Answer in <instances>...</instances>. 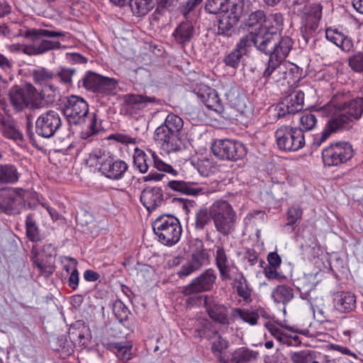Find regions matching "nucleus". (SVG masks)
I'll use <instances>...</instances> for the list:
<instances>
[{
    "label": "nucleus",
    "mask_w": 363,
    "mask_h": 363,
    "mask_svg": "<svg viewBox=\"0 0 363 363\" xmlns=\"http://www.w3.org/2000/svg\"><path fill=\"white\" fill-rule=\"evenodd\" d=\"M305 94L301 90H294L283 99L291 113H296L303 108Z\"/></svg>",
    "instance_id": "38"
},
{
    "label": "nucleus",
    "mask_w": 363,
    "mask_h": 363,
    "mask_svg": "<svg viewBox=\"0 0 363 363\" xmlns=\"http://www.w3.org/2000/svg\"><path fill=\"white\" fill-rule=\"evenodd\" d=\"M194 29L191 22L186 21L181 23L175 29L173 35L179 43L189 42L194 35Z\"/></svg>",
    "instance_id": "40"
},
{
    "label": "nucleus",
    "mask_w": 363,
    "mask_h": 363,
    "mask_svg": "<svg viewBox=\"0 0 363 363\" xmlns=\"http://www.w3.org/2000/svg\"><path fill=\"white\" fill-rule=\"evenodd\" d=\"M129 6L135 16H142L153 9L155 2L153 0H130Z\"/></svg>",
    "instance_id": "46"
},
{
    "label": "nucleus",
    "mask_w": 363,
    "mask_h": 363,
    "mask_svg": "<svg viewBox=\"0 0 363 363\" xmlns=\"http://www.w3.org/2000/svg\"><path fill=\"white\" fill-rule=\"evenodd\" d=\"M133 345L130 342H111L106 344V349L113 352L122 362L127 363L133 358Z\"/></svg>",
    "instance_id": "30"
},
{
    "label": "nucleus",
    "mask_w": 363,
    "mask_h": 363,
    "mask_svg": "<svg viewBox=\"0 0 363 363\" xmlns=\"http://www.w3.org/2000/svg\"><path fill=\"white\" fill-rule=\"evenodd\" d=\"M204 308L208 317L216 323L228 326L233 322L232 311L230 307L214 300H209L207 296L204 298Z\"/></svg>",
    "instance_id": "18"
},
{
    "label": "nucleus",
    "mask_w": 363,
    "mask_h": 363,
    "mask_svg": "<svg viewBox=\"0 0 363 363\" xmlns=\"http://www.w3.org/2000/svg\"><path fill=\"white\" fill-rule=\"evenodd\" d=\"M109 140H114L123 145H135L137 143L136 138L132 137L129 134L125 133H115L109 135L107 137Z\"/></svg>",
    "instance_id": "60"
},
{
    "label": "nucleus",
    "mask_w": 363,
    "mask_h": 363,
    "mask_svg": "<svg viewBox=\"0 0 363 363\" xmlns=\"http://www.w3.org/2000/svg\"><path fill=\"white\" fill-rule=\"evenodd\" d=\"M342 96H335L326 104L315 108L314 111L323 117L335 120L342 130L347 129L354 119H359L363 112V98L348 101H342Z\"/></svg>",
    "instance_id": "1"
},
{
    "label": "nucleus",
    "mask_w": 363,
    "mask_h": 363,
    "mask_svg": "<svg viewBox=\"0 0 363 363\" xmlns=\"http://www.w3.org/2000/svg\"><path fill=\"white\" fill-rule=\"evenodd\" d=\"M257 353L245 347H240L230 353L227 357H220L222 363H249L256 359Z\"/></svg>",
    "instance_id": "33"
},
{
    "label": "nucleus",
    "mask_w": 363,
    "mask_h": 363,
    "mask_svg": "<svg viewBox=\"0 0 363 363\" xmlns=\"http://www.w3.org/2000/svg\"><path fill=\"white\" fill-rule=\"evenodd\" d=\"M303 211L299 206H293L289 208L286 214L287 225H294L300 223Z\"/></svg>",
    "instance_id": "58"
},
{
    "label": "nucleus",
    "mask_w": 363,
    "mask_h": 363,
    "mask_svg": "<svg viewBox=\"0 0 363 363\" xmlns=\"http://www.w3.org/2000/svg\"><path fill=\"white\" fill-rule=\"evenodd\" d=\"M323 9L320 2H310L303 6L301 11V33L306 40L315 35L322 18Z\"/></svg>",
    "instance_id": "11"
},
{
    "label": "nucleus",
    "mask_w": 363,
    "mask_h": 363,
    "mask_svg": "<svg viewBox=\"0 0 363 363\" xmlns=\"http://www.w3.org/2000/svg\"><path fill=\"white\" fill-rule=\"evenodd\" d=\"M211 215L216 230L228 235L235 229L237 214L232 205L225 200H216L211 204Z\"/></svg>",
    "instance_id": "5"
},
{
    "label": "nucleus",
    "mask_w": 363,
    "mask_h": 363,
    "mask_svg": "<svg viewBox=\"0 0 363 363\" xmlns=\"http://www.w3.org/2000/svg\"><path fill=\"white\" fill-rule=\"evenodd\" d=\"M62 121L58 112L50 110L42 113L36 120V133L46 138L53 136L60 128Z\"/></svg>",
    "instance_id": "15"
},
{
    "label": "nucleus",
    "mask_w": 363,
    "mask_h": 363,
    "mask_svg": "<svg viewBox=\"0 0 363 363\" xmlns=\"http://www.w3.org/2000/svg\"><path fill=\"white\" fill-rule=\"evenodd\" d=\"M197 97L208 108L217 113L223 111V105L217 91L205 84H199L196 89Z\"/></svg>",
    "instance_id": "23"
},
{
    "label": "nucleus",
    "mask_w": 363,
    "mask_h": 363,
    "mask_svg": "<svg viewBox=\"0 0 363 363\" xmlns=\"http://www.w3.org/2000/svg\"><path fill=\"white\" fill-rule=\"evenodd\" d=\"M353 156V149L349 143L340 142L330 144L322 151L325 166H338L350 160Z\"/></svg>",
    "instance_id": "13"
},
{
    "label": "nucleus",
    "mask_w": 363,
    "mask_h": 363,
    "mask_svg": "<svg viewBox=\"0 0 363 363\" xmlns=\"http://www.w3.org/2000/svg\"><path fill=\"white\" fill-rule=\"evenodd\" d=\"M213 220L211 215V205L209 208H203L199 209L195 215V228L196 230H203L211 220Z\"/></svg>",
    "instance_id": "48"
},
{
    "label": "nucleus",
    "mask_w": 363,
    "mask_h": 363,
    "mask_svg": "<svg viewBox=\"0 0 363 363\" xmlns=\"http://www.w3.org/2000/svg\"><path fill=\"white\" fill-rule=\"evenodd\" d=\"M313 353V352L309 350L293 352L291 355L292 363H308L312 359Z\"/></svg>",
    "instance_id": "61"
},
{
    "label": "nucleus",
    "mask_w": 363,
    "mask_h": 363,
    "mask_svg": "<svg viewBox=\"0 0 363 363\" xmlns=\"http://www.w3.org/2000/svg\"><path fill=\"white\" fill-rule=\"evenodd\" d=\"M76 72L77 69L74 68L61 67L55 75L62 84L70 86L72 85V78Z\"/></svg>",
    "instance_id": "53"
},
{
    "label": "nucleus",
    "mask_w": 363,
    "mask_h": 363,
    "mask_svg": "<svg viewBox=\"0 0 363 363\" xmlns=\"http://www.w3.org/2000/svg\"><path fill=\"white\" fill-rule=\"evenodd\" d=\"M197 269H200L203 265L208 264V254L206 250L201 246L195 250L189 260Z\"/></svg>",
    "instance_id": "51"
},
{
    "label": "nucleus",
    "mask_w": 363,
    "mask_h": 363,
    "mask_svg": "<svg viewBox=\"0 0 363 363\" xmlns=\"http://www.w3.org/2000/svg\"><path fill=\"white\" fill-rule=\"evenodd\" d=\"M0 132L5 138L16 142L22 141L23 138L22 133L16 128L13 122L2 115H0Z\"/></svg>",
    "instance_id": "39"
},
{
    "label": "nucleus",
    "mask_w": 363,
    "mask_h": 363,
    "mask_svg": "<svg viewBox=\"0 0 363 363\" xmlns=\"http://www.w3.org/2000/svg\"><path fill=\"white\" fill-rule=\"evenodd\" d=\"M264 40H258L259 51L269 55V58L284 61L292 49L294 42L289 36L273 37L272 34H268Z\"/></svg>",
    "instance_id": "6"
},
{
    "label": "nucleus",
    "mask_w": 363,
    "mask_h": 363,
    "mask_svg": "<svg viewBox=\"0 0 363 363\" xmlns=\"http://www.w3.org/2000/svg\"><path fill=\"white\" fill-rule=\"evenodd\" d=\"M216 337L217 339L212 343L211 351L215 356L218 357L220 362V357H224L222 355V352L228 347V342L218 333Z\"/></svg>",
    "instance_id": "59"
},
{
    "label": "nucleus",
    "mask_w": 363,
    "mask_h": 363,
    "mask_svg": "<svg viewBox=\"0 0 363 363\" xmlns=\"http://www.w3.org/2000/svg\"><path fill=\"white\" fill-rule=\"evenodd\" d=\"M156 129H162L168 134L184 135V121L180 116L171 113L167 116L164 123Z\"/></svg>",
    "instance_id": "34"
},
{
    "label": "nucleus",
    "mask_w": 363,
    "mask_h": 363,
    "mask_svg": "<svg viewBox=\"0 0 363 363\" xmlns=\"http://www.w3.org/2000/svg\"><path fill=\"white\" fill-rule=\"evenodd\" d=\"M349 65L357 72H363V52H359L349 59Z\"/></svg>",
    "instance_id": "63"
},
{
    "label": "nucleus",
    "mask_w": 363,
    "mask_h": 363,
    "mask_svg": "<svg viewBox=\"0 0 363 363\" xmlns=\"http://www.w3.org/2000/svg\"><path fill=\"white\" fill-rule=\"evenodd\" d=\"M278 148L284 152H296L305 146V136L302 129L282 125L275 131Z\"/></svg>",
    "instance_id": "8"
},
{
    "label": "nucleus",
    "mask_w": 363,
    "mask_h": 363,
    "mask_svg": "<svg viewBox=\"0 0 363 363\" xmlns=\"http://www.w3.org/2000/svg\"><path fill=\"white\" fill-rule=\"evenodd\" d=\"M140 201L149 212L155 211L164 202L163 191L157 186L146 187L141 192Z\"/></svg>",
    "instance_id": "25"
},
{
    "label": "nucleus",
    "mask_w": 363,
    "mask_h": 363,
    "mask_svg": "<svg viewBox=\"0 0 363 363\" xmlns=\"http://www.w3.org/2000/svg\"><path fill=\"white\" fill-rule=\"evenodd\" d=\"M260 36V34L257 31L250 32L245 36H243L240 41L236 44L235 49L243 52L245 54L246 48L250 47L252 44L256 48L259 50V47L257 43V38Z\"/></svg>",
    "instance_id": "49"
},
{
    "label": "nucleus",
    "mask_w": 363,
    "mask_h": 363,
    "mask_svg": "<svg viewBox=\"0 0 363 363\" xmlns=\"http://www.w3.org/2000/svg\"><path fill=\"white\" fill-rule=\"evenodd\" d=\"M184 135L164 133L162 129L155 131V140L161 148L167 153L179 152L185 150L189 142L183 138Z\"/></svg>",
    "instance_id": "16"
},
{
    "label": "nucleus",
    "mask_w": 363,
    "mask_h": 363,
    "mask_svg": "<svg viewBox=\"0 0 363 363\" xmlns=\"http://www.w3.org/2000/svg\"><path fill=\"white\" fill-rule=\"evenodd\" d=\"M128 163L118 158L114 154L108 161L101 174L112 181H119L124 178L128 170Z\"/></svg>",
    "instance_id": "24"
},
{
    "label": "nucleus",
    "mask_w": 363,
    "mask_h": 363,
    "mask_svg": "<svg viewBox=\"0 0 363 363\" xmlns=\"http://www.w3.org/2000/svg\"><path fill=\"white\" fill-rule=\"evenodd\" d=\"M87 122H84V128L81 132V138L84 140H88L91 137L98 134L101 130V122L98 121L96 115L94 113L92 116L87 115Z\"/></svg>",
    "instance_id": "43"
},
{
    "label": "nucleus",
    "mask_w": 363,
    "mask_h": 363,
    "mask_svg": "<svg viewBox=\"0 0 363 363\" xmlns=\"http://www.w3.org/2000/svg\"><path fill=\"white\" fill-rule=\"evenodd\" d=\"M82 83L86 90L102 96L113 95L118 85L117 79L104 77L91 71L85 73Z\"/></svg>",
    "instance_id": "10"
},
{
    "label": "nucleus",
    "mask_w": 363,
    "mask_h": 363,
    "mask_svg": "<svg viewBox=\"0 0 363 363\" xmlns=\"http://www.w3.org/2000/svg\"><path fill=\"white\" fill-rule=\"evenodd\" d=\"M342 130L335 120L330 118L327 123L325 128L313 137V145L315 147L320 146L330 136L331 134Z\"/></svg>",
    "instance_id": "42"
},
{
    "label": "nucleus",
    "mask_w": 363,
    "mask_h": 363,
    "mask_svg": "<svg viewBox=\"0 0 363 363\" xmlns=\"http://www.w3.org/2000/svg\"><path fill=\"white\" fill-rule=\"evenodd\" d=\"M133 159L134 167L140 173L145 174L148 172L149 167L152 164V160L144 150L135 147Z\"/></svg>",
    "instance_id": "41"
},
{
    "label": "nucleus",
    "mask_w": 363,
    "mask_h": 363,
    "mask_svg": "<svg viewBox=\"0 0 363 363\" xmlns=\"http://www.w3.org/2000/svg\"><path fill=\"white\" fill-rule=\"evenodd\" d=\"M215 262L219 270L220 277L223 279H229L231 263L233 262L229 259L223 246L215 245Z\"/></svg>",
    "instance_id": "31"
},
{
    "label": "nucleus",
    "mask_w": 363,
    "mask_h": 363,
    "mask_svg": "<svg viewBox=\"0 0 363 363\" xmlns=\"http://www.w3.org/2000/svg\"><path fill=\"white\" fill-rule=\"evenodd\" d=\"M31 261L33 264L38 269L39 273L45 277H48L52 274L54 267L50 264H47L48 262L41 260L38 257V250L37 246L34 245L31 250Z\"/></svg>",
    "instance_id": "47"
},
{
    "label": "nucleus",
    "mask_w": 363,
    "mask_h": 363,
    "mask_svg": "<svg viewBox=\"0 0 363 363\" xmlns=\"http://www.w3.org/2000/svg\"><path fill=\"white\" fill-rule=\"evenodd\" d=\"M25 194L23 189L13 188L1 196L0 207L8 214H18L25 207Z\"/></svg>",
    "instance_id": "17"
},
{
    "label": "nucleus",
    "mask_w": 363,
    "mask_h": 363,
    "mask_svg": "<svg viewBox=\"0 0 363 363\" xmlns=\"http://www.w3.org/2000/svg\"><path fill=\"white\" fill-rule=\"evenodd\" d=\"M21 174L16 167L11 164H0V188L8 184H16Z\"/></svg>",
    "instance_id": "36"
},
{
    "label": "nucleus",
    "mask_w": 363,
    "mask_h": 363,
    "mask_svg": "<svg viewBox=\"0 0 363 363\" xmlns=\"http://www.w3.org/2000/svg\"><path fill=\"white\" fill-rule=\"evenodd\" d=\"M246 279L243 276L237 281L236 291L239 296L242 297L245 301L250 299L251 291L246 284Z\"/></svg>",
    "instance_id": "62"
},
{
    "label": "nucleus",
    "mask_w": 363,
    "mask_h": 363,
    "mask_svg": "<svg viewBox=\"0 0 363 363\" xmlns=\"http://www.w3.org/2000/svg\"><path fill=\"white\" fill-rule=\"evenodd\" d=\"M234 11L235 13H240V18L242 17L240 29L257 31L262 28L266 12L262 9H255L250 1L238 0L234 4Z\"/></svg>",
    "instance_id": "9"
},
{
    "label": "nucleus",
    "mask_w": 363,
    "mask_h": 363,
    "mask_svg": "<svg viewBox=\"0 0 363 363\" xmlns=\"http://www.w3.org/2000/svg\"><path fill=\"white\" fill-rule=\"evenodd\" d=\"M262 78L267 83H280L287 81H298L300 79L298 67L286 61L269 58L267 67L262 73Z\"/></svg>",
    "instance_id": "4"
},
{
    "label": "nucleus",
    "mask_w": 363,
    "mask_h": 363,
    "mask_svg": "<svg viewBox=\"0 0 363 363\" xmlns=\"http://www.w3.org/2000/svg\"><path fill=\"white\" fill-rule=\"evenodd\" d=\"M154 233L164 245L173 246L181 238L182 228L177 218L169 214L158 216L152 223Z\"/></svg>",
    "instance_id": "3"
},
{
    "label": "nucleus",
    "mask_w": 363,
    "mask_h": 363,
    "mask_svg": "<svg viewBox=\"0 0 363 363\" xmlns=\"http://www.w3.org/2000/svg\"><path fill=\"white\" fill-rule=\"evenodd\" d=\"M26 235L28 238L32 242H37L40 240V235L38 228L34 220V216L32 213L27 216L26 220Z\"/></svg>",
    "instance_id": "52"
},
{
    "label": "nucleus",
    "mask_w": 363,
    "mask_h": 363,
    "mask_svg": "<svg viewBox=\"0 0 363 363\" xmlns=\"http://www.w3.org/2000/svg\"><path fill=\"white\" fill-rule=\"evenodd\" d=\"M123 101L127 109L133 113H139L152 106L160 104V100L155 96L133 94L125 95Z\"/></svg>",
    "instance_id": "20"
},
{
    "label": "nucleus",
    "mask_w": 363,
    "mask_h": 363,
    "mask_svg": "<svg viewBox=\"0 0 363 363\" xmlns=\"http://www.w3.org/2000/svg\"><path fill=\"white\" fill-rule=\"evenodd\" d=\"M300 128L302 130H311L317 124V118L314 113H304L299 118Z\"/></svg>",
    "instance_id": "56"
},
{
    "label": "nucleus",
    "mask_w": 363,
    "mask_h": 363,
    "mask_svg": "<svg viewBox=\"0 0 363 363\" xmlns=\"http://www.w3.org/2000/svg\"><path fill=\"white\" fill-rule=\"evenodd\" d=\"M243 55V52L234 48L230 52L226 53L223 59V62L225 66L236 69L240 66Z\"/></svg>",
    "instance_id": "50"
},
{
    "label": "nucleus",
    "mask_w": 363,
    "mask_h": 363,
    "mask_svg": "<svg viewBox=\"0 0 363 363\" xmlns=\"http://www.w3.org/2000/svg\"><path fill=\"white\" fill-rule=\"evenodd\" d=\"M168 186L172 190L188 195L196 196L204 193V189L201 186L183 181H170L168 182Z\"/></svg>",
    "instance_id": "37"
},
{
    "label": "nucleus",
    "mask_w": 363,
    "mask_h": 363,
    "mask_svg": "<svg viewBox=\"0 0 363 363\" xmlns=\"http://www.w3.org/2000/svg\"><path fill=\"white\" fill-rule=\"evenodd\" d=\"M273 111L274 112V116L277 118L284 117L288 114H293L291 113L286 104H285L284 99L273 108Z\"/></svg>",
    "instance_id": "64"
},
{
    "label": "nucleus",
    "mask_w": 363,
    "mask_h": 363,
    "mask_svg": "<svg viewBox=\"0 0 363 363\" xmlns=\"http://www.w3.org/2000/svg\"><path fill=\"white\" fill-rule=\"evenodd\" d=\"M148 152L152 157L154 166L157 170L169 173L174 176H176L178 174L177 171L174 169L170 164L163 162L155 152L151 150H149Z\"/></svg>",
    "instance_id": "54"
},
{
    "label": "nucleus",
    "mask_w": 363,
    "mask_h": 363,
    "mask_svg": "<svg viewBox=\"0 0 363 363\" xmlns=\"http://www.w3.org/2000/svg\"><path fill=\"white\" fill-rule=\"evenodd\" d=\"M113 155L105 148H94L86 159V164L101 174Z\"/></svg>",
    "instance_id": "26"
},
{
    "label": "nucleus",
    "mask_w": 363,
    "mask_h": 363,
    "mask_svg": "<svg viewBox=\"0 0 363 363\" xmlns=\"http://www.w3.org/2000/svg\"><path fill=\"white\" fill-rule=\"evenodd\" d=\"M197 335L201 338L211 340L218 335V331L214 329L212 323L208 320H206L201 328L196 330Z\"/></svg>",
    "instance_id": "57"
},
{
    "label": "nucleus",
    "mask_w": 363,
    "mask_h": 363,
    "mask_svg": "<svg viewBox=\"0 0 363 363\" xmlns=\"http://www.w3.org/2000/svg\"><path fill=\"white\" fill-rule=\"evenodd\" d=\"M60 89L53 83L48 84L41 87V90L38 92L40 97V106L42 101H44L47 104H52L60 96Z\"/></svg>",
    "instance_id": "44"
},
{
    "label": "nucleus",
    "mask_w": 363,
    "mask_h": 363,
    "mask_svg": "<svg viewBox=\"0 0 363 363\" xmlns=\"http://www.w3.org/2000/svg\"><path fill=\"white\" fill-rule=\"evenodd\" d=\"M216 274L213 269H208L191 280L184 287L182 293L185 296L211 291L216 280Z\"/></svg>",
    "instance_id": "19"
},
{
    "label": "nucleus",
    "mask_w": 363,
    "mask_h": 363,
    "mask_svg": "<svg viewBox=\"0 0 363 363\" xmlns=\"http://www.w3.org/2000/svg\"><path fill=\"white\" fill-rule=\"evenodd\" d=\"M270 296L275 304L285 306L294 299V289L291 284H278L272 289Z\"/></svg>",
    "instance_id": "28"
},
{
    "label": "nucleus",
    "mask_w": 363,
    "mask_h": 363,
    "mask_svg": "<svg viewBox=\"0 0 363 363\" xmlns=\"http://www.w3.org/2000/svg\"><path fill=\"white\" fill-rule=\"evenodd\" d=\"M33 78L36 84L43 87L53 82L55 75L52 71L45 67H38L33 71Z\"/></svg>",
    "instance_id": "45"
},
{
    "label": "nucleus",
    "mask_w": 363,
    "mask_h": 363,
    "mask_svg": "<svg viewBox=\"0 0 363 363\" xmlns=\"http://www.w3.org/2000/svg\"><path fill=\"white\" fill-rule=\"evenodd\" d=\"M333 302L335 308L342 313H349L356 308V296L350 292L337 293Z\"/></svg>",
    "instance_id": "32"
},
{
    "label": "nucleus",
    "mask_w": 363,
    "mask_h": 363,
    "mask_svg": "<svg viewBox=\"0 0 363 363\" xmlns=\"http://www.w3.org/2000/svg\"><path fill=\"white\" fill-rule=\"evenodd\" d=\"M63 113L69 123L81 124L86 121L89 113V106L82 97L72 95L67 99Z\"/></svg>",
    "instance_id": "14"
},
{
    "label": "nucleus",
    "mask_w": 363,
    "mask_h": 363,
    "mask_svg": "<svg viewBox=\"0 0 363 363\" xmlns=\"http://www.w3.org/2000/svg\"><path fill=\"white\" fill-rule=\"evenodd\" d=\"M211 150L216 157L223 160L237 161L247 153V149L242 143L229 139L216 140Z\"/></svg>",
    "instance_id": "12"
},
{
    "label": "nucleus",
    "mask_w": 363,
    "mask_h": 363,
    "mask_svg": "<svg viewBox=\"0 0 363 363\" xmlns=\"http://www.w3.org/2000/svg\"><path fill=\"white\" fill-rule=\"evenodd\" d=\"M325 38L342 51L350 52L353 48V43L351 38L337 28H328L325 30Z\"/></svg>",
    "instance_id": "29"
},
{
    "label": "nucleus",
    "mask_w": 363,
    "mask_h": 363,
    "mask_svg": "<svg viewBox=\"0 0 363 363\" xmlns=\"http://www.w3.org/2000/svg\"><path fill=\"white\" fill-rule=\"evenodd\" d=\"M66 33L62 31L52 30L43 28H32L26 32L25 36L32 40L31 43L21 44L14 43L9 46V50L11 52L23 53L28 56L42 55L53 50H59L62 48L59 41L47 40L45 38H62Z\"/></svg>",
    "instance_id": "2"
},
{
    "label": "nucleus",
    "mask_w": 363,
    "mask_h": 363,
    "mask_svg": "<svg viewBox=\"0 0 363 363\" xmlns=\"http://www.w3.org/2000/svg\"><path fill=\"white\" fill-rule=\"evenodd\" d=\"M232 316L235 318H239L251 326L257 325L259 318H262L264 320L272 318V315L267 310L262 307L255 309L233 308L232 310Z\"/></svg>",
    "instance_id": "21"
},
{
    "label": "nucleus",
    "mask_w": 363,
    "mask_h": 363,
    "mask_svg": "<svg viewBox=\"0 0 363 363\" xmlns=\"http://www.w3.org/2000/svg\"><path fill=\"white\" fill-rule=\"evenodd\" d=\"M284 18L281 13H274L269 15H265V19L262 28L257 30L260 36L257 38V43L258 40H264L268 37V34H272L273 37H278L280 34L279 32L283 29Z\"/></svg>",
    "instance_id": "22"
},
{
    "label": "nucleus",
    "mask_w": 363,
    "mask_h": 363,
    "mask_svg": "<svg viewBox=\"0 0 363 363\" xmlns=\"http://www.w3.org/2000/svg\"><path fill=\"white\" fill-rule=\"evenodd\" d=\"M240 19V13H235L233 4L230 13H225L219 20L218 34L226 37L232 36L235 33V26Z\"/></svg>",
    "instance_id": "27"
},
{
    "label": "nucleus",
    "mask_w": 363,
    "mask_h": 363,
    "mask_svg": "<svg viewBox=\"0 0 363 363\" xmlns=\"http://www.w3.org/2000/svg\"><path fill=\"white\" fill-rule=\"evenodd\" d=\"M228 3L227 0H207L206 10L212 14L225 12L228 11Z\"/></svg>",
    "instance_id": "55"
},
{
    "label": "nucleus",
    "mask_w": 363,
    "mask_h": 363,
    "mask_svg": "<svg viewBox=\"0 0 363 363\" xmlns=\"http://www.w3.org/2000/svg\"><path fill=\"white\" fill-rule=\"evenodd\" d=\"M272 319L273 318L270 320H266L267 322L264 323V325L268 330L270 334L279 342H281L286 333L284 329L291 332L300 333V334L306 336H311L309 331L307 329L298 330L295 329L294 327L277 325L274 322L272 321Z\"/></svg>",
    "instance_id": "35"
},
{
    "label": "nucleus",
    "mask_w": 363,
    "mask_h": 363,
    "mask_svg": "<svg viewBox=\"0 0 363 363\" xmlns=\"http://www.w3.org/2000/svg\"><path fill=\"white\" fill-rule=\"evenodd\" d=\"M9 99L11 105L16 111L25 108H38L40 107L38 91L31 84L25 87L12 86L9 91Z\"/></svg>",
    "instance_id": "7"
}]
</instances>
